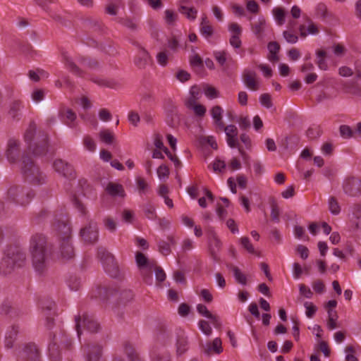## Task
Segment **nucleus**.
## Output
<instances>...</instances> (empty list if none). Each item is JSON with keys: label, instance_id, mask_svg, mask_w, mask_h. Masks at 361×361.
Masks as SVG:
<instances>
[{"label": "nucleus", "instance_id": "obj_1", "mask_svg": "<svg viewBox=\"0 0 361 361\" xmlns=\"http://www.w3.org/2000/svg\"><path fill=\"white\" fill-rule=\"evenodd\" d=\"M29 252L35 270L39 274L47 269L51 250L46 237L42 234H35L31 237Z\"/></svg>", "mask_w": 361, "mask_h": 361}, {"label": "nucleus", "instance_id": "obj_2", "mask_svg": "<svg viewBox=\"0 0 361 361\" xmlns=\"http://www.w3.org/2000/svg\"><path fill=\"white\" fill-rule=\"evenodd\" d=\"M28 148L35 156L45 155L48 150V135L43 130L37 131V125L31 121L25 134Z\"/></svg>", "mask_w": 361, "mask_h": 361}, {"label": "nucleus", "instance_id": "obj_3", "mask_svg": "<svg viewBox=\"0 0 361 361\" xmlns=\"http://www.w3.org/2000/svg\"><path fill=\"white\" fill-rule=\"evenodd\" d=\"M26 261L23 249L18 245H11L6 250L0 262V271L4 274H11L15 269L23 267Z\"/></svg>", "mask_w": 361, "mask_h": 361}, {"label": "nucleus", "instance_id": "obj_4", "mask_svg": "<svg viewBox=\"0 0 361 361\" xmlns=\"http://www.w3.org/2000/svg\"><path fill=\"white\" fill-rule=\"evenodd\" d=\"M34 192L29 188L22 185H11L6 194V200L21 206L27 204L32 197Z\"/></svg>", "mask_w": 361, "mask_h": 361}, {"label": "nucleus", "instance_id": "obj_5", "mask_svg": "<svg viewBox=\"0 0 361 361\" xmlns=\"http://www.w3.org/2000/svg\"><path fill=\"white\" fill-rule=\"evenodd\" d=\"M22 164V172L26 180L36 185H42L45 183L46 176L34 164L30 157L23 156Z\"/></svg>", "mask_w": 361, "mask_h": 361}, {"label": "nucleus", "instance_id": "obj_6", "mask_svg": "<svg viewBox=\"0 0 361 361\" xmlns=\"http://www.w3.org/2000/svg\"><path fill=\"white\" fill-rule=\"evenodd\" d=\"M118 290L114 287L99 286L94 291L93 296L99 298L102 300H108L111 296H116L120 300V302L125 304L130 301L133 298V292L130 290H123L117 297Z\"/></svg>", "mask_w": 361, "mask_h": 361}, {"label": "nucleus", "instance_id": "obj_7", "mask_svg": "<svg viewBox=\"0 0 361 361\" xmlns=\"http://www.w3.org/2000/svg\"><path fill=\"white\" fill-rule=\"evenodd\" d=\"M80 235L85 243H95L99 239V228L97 224L93 221H90L88 224L80 229Z\"/></svg>", "mask_w": 361, "mask_h": 361}, {"label": "nucleus", "instance_id": "obj_8", "mask_svg": "<svg viewBox=\"0 0 361 361\" xmlns=\"http://www.w3.org/2000/svg\"><path fill=\"white\" fill-rule=\"evenodd\" d=\"M75 329L78 336L81 335V322H82L83 326L89 331L92 333L97 332L99 329V324L93 319L92 316L87 314H84L81 317L80 315L75 317Z\"/></svg>", "mask_w": 361, "mask_h": 361}, {"label": "nucleus", "instance_id": "obj_9", "mask_svg": "<svg viewBox=\"0 0 361 361\" xmlns=\"http://www.w3.org/2000/svg\"><path fill=\"white\" fill-rule=\"evenodd\" d=\"M53 225L57 231L59 240L71 239V228L64 216L62 215L59 219L55 217Z\"/></svg>", "mask_w": 361, "mask_h": 361}, {"label": "nucleus", "instance_id": "obj_10", "mask_svg": "<svg viewBox=\"0 0 361 361\" xmlns=\"http://www.w3.org/2000/svg\"><path fill=\"white\" fill-rule=\"evenodd\" d=\"M344 192L351 197L361 195V179L352 176L345 179L343 183Z\"/></svg>", "mask_w": 361, "mask_h": 361}, {"label": "nucleus", "instance_id": "obj_11", "mask_svg": "<svg viewBox=\"0 0 361 361\" xmlns=\"http://www.w3.org/2000/svg\"><path fill=\"white\" fill-rule=\"evenodd\" d=\"M138 51L134 58V64L140 70H145L152 65L153 61L149 53L140 44H137Z\"/></svg>", "mask_w": 361, "mask_h": 361}, {"label": "nucleus", "instance_id": "obj_12", "mask_svg": "<svg viewBox=\"0 0 361 361\" xmlns=\"http://www.w3.org/2000/svg\"><path fill=\"white\" fill-rule=\"evenodd\" d=\"M53 167L57 173L66 178L74 179L76 177L73 166L63 159H56L54 161Z\"/></svg>", "mask_w": 361, "mask_h": 361}, {"label": "nucleus", "instance_id": "obj_13", "mask_svg": "<svg viewBox=\"0 0 361 361\" xmlns=\"http://www.w3.org/2000/svg\"><path fill=\"white\" fill-rule=\"evenodd\" d=\"M51 341L49 345V357L51 361H60L61 359V350L56 341V334L51 332L49 334Z\"/></svg>", "mask_w": 361, "mask_h": 361}, {"label": "nucleus", "instance_id": "obj_14", "mask_svg": "<svg viewBox=\"0 0 361 361\" xmlns=\"http://www.w3.org/2000/svg\"><path fill=\"white\" fill-rule=\"evenodd\" d=\"M102 346L99 344H88L86 346V361H99L102 355Z\"/></svg>", "mask_w": 361, "mask_h": 361}, {"label": "nucleus", "instance_id": "obj_15", "mask_svg": "<svg viewBox=\"0 0 361 361\" xmlns=\"http://www.w3.org/2000/svg\"><path fill=\"white\" fill-rule=\"evenodd\" d=\"M202 352L210 356L213 353L220 354L223 351L222 342L220 338H216L212 343H207L206 345H202Z\"/></svg>", "mask_w": 361, "mask_h": 361}, {"label": "nucleus", "instance_id": "obj_16", "mask_svg": "<svg viewBox=\"0 0 361 361\" xmlns=\"http://www.w3.org/2000/svg\"><path fill=\"white\" fill-rule=\"evenodd\" d=\"M226 135L227 143L231 148L238 147V129L234 125H228L223 128Z\"/></svg>", "mask_w": 361, "mask_h": 361}, {"label": "nucleus", "instance_id": "obj_17", "mask_svg": "<svg viewBox=\"0 0 361 361\" xmlns=\"http://www.w3.org/2000/svg\"><path fill=\"white\" fill-rule=\"evenodd\" d=\"M19 154V142L14 140L11 139L8 140L7 149L6 151V154L8 160L11 163H14L17 160Z\"/></svg>", "mask_w": 361, "mask_h": 361}, {"label": "nucleus", "instance_id": "obj_18", "mask_svg": "<svg viewBox=\"0 0 361 361\" xmlns=\"http://www.w3.org/2000/svg\"><path fill=\"white\" fill-rule=\"evenodd\" d=\"M22 109L21 102L15 100L9 104L7 115L13 121H19L22 115Z\"/></svg>", "mask_w": 361, "mask_h": 361}, {"label": "nucleus", "instance_id": "obj_19", "mask_svg": "<svg viewBox=\"0 0 361 361\" xmlns=\"http://www.w3.org/2000/svg\"><path fill=\"white\" fill-rule=\"evenodd\" d=\"M60 252L63 259H69L74 257L75 252L71 239L60 240Z\"/></svg>", "mask_w": 361, "mask_h": 361}, {"label": "nucleus", "instance_id": "obj_20", "mask_svg": "<svg viewBox=\"0 0 361 361\" xmlns=\"http://www.w3.org/2000/svg\"><path fill=\"white\" fill-rule=\"evenodd\" d=\"M197 311L198 313L207 319H210L215 328H220L221 324L218 316L212 314L204 305L198 304L197 305Z\"/></svg>", "mask_w": 361, "mask_h": 361}, {"label": "nucleus", "instance_id": "obj_21", "mask_svg": "<svg viewBox=\"0 0 361 361\" xmlns=\"http://www.w3.org/2000/svg\"><path fill=\"white\" fill-rule=\"evenodd\" d=\"M63 62L66 68L73 74L79 77H84L85 72L73 61L71 57L63 55Z\"/></svg>", "mask_w": 361, "mask_h": 361}, {"label": "nucleus", "instance_id": "obj_22", "mask_svg": "<svg viewBox=\"0 0 361 361\" xmlns=\"http://www.w3.org/2000/svg\"><path fill=\"white\" fill-rule=\"evenodd\" d=\"M59 116L63 120V123L70 128H74L76 126L75 122L76 119V114L71 109H63L59 112Z\"/></svg>", "mask_w": 361, "mask_h": 361}, {"label": "nucleus", "instance_id": "obj_23", "mask_svg": "<svg viewBox=\"0 0 361 361\" xmlns=\"http://www.w3.org/2000/svg\"><path fill=\"white\" fill-rule=\"evenodd\" d=\"M166 111L167 114V122L169 125L171 126H174L179 121V117L176 106L174 105L171 102H170L169 106L166 108Z\"/></svg>", "mask_w": 361, "mask_h": 361}, {"label": "nucleus", "instance_id": "obj_24", "mask_svg": "<svg viewBox=\"0 0 361 361\" xmlns=\"http://www.w3.org/2000/svg\"><path fill=\"white\" fill-rule=\"evenodd\" d=\"M156 338L157 340L162 344H166L169 341L171 334L166 325L159 324L157 326Z\"/></svg>", "mask_w": 361, "mask_h": 361}, {"label": "nucleus", "instance_id": "obj_25", "mask_svg": "<svg viewBox=\"0 0 361 361\" xmlns=\"http://www.w3.org/2000/svg\"><path fill=\"white\" fill-rule=\"evenodd\" d=\"M106 191L112 197L119 196L123 197L126 195L123 185L113 182H109L107 184Z\"/></svg>", "mask_w": 361, "mask_h": 361}, {"label": "nucleus", "instance_id": "obj_26", "mask_svg": "<svg viewBox=\"0 0 361 361\" xmlns=\"http://www.w3.org/2000/svg\"><path fill=\"white\" fill-rule=\"evenodd\" d=\"M256 73L253 71H245L243 73V81L246 86L252 90H257L259 85L255 80Z\"/></svg>", "mask_w": 361, "mask_h": 361}, {"label": "nucleus", "instance_id": "obj_27", "mask_svg": "<svg viewBox=\"0 0 361 361\" xmlns=\"http://www.w3.org/2000/svg\"><path fill=\"white\" fill-rule=\"evenodd\" d=\"M24 353L26 355L27 361H40L39 353L35 344H27L24 349Z\"/></svg>", "mask_w": 361, "mask_h": 361}, {"label": "nucleus", "instance_id": "obj_28", "mask_svg": "<svg viewBox=\"0 0 361 361\" xmlns=\"http://www.w3.org/2000/svg\"><path fill=\"white\" fill-rule=\"evenodd\" d=\"M18 329L19 327L18 326L13 325L11 329L8 330L5 339V345L7 348H11L13 346V343L16 341L19 331Z\"/></svg>", "mask_w": 361, "mask_h": 361}, {"label": "nucleus", "instance_id": "obj_29", "mask_svg": "<svg viewBox=\"0 0 361 361\" xmlns=\"http://www.w3.org/2000/svg\"><path fill=\"white\" fill-rule=\"evenodd\" d=\"M136 264L139 269L142 268H153L154 266V261L149 262L147 257L142 252H137L135 255Z\"/></svg>", "mask_w": 361, "mask_h": 361}, {"label": "nucleus", "instance_id": "obj_30", "mask_svg": "<svg viewBox=\"0 0 361 361\" xmlns=\"http://www.w3.org/2000/svg\"><path fill=\"white\" fill-rule=\"evenodd\" d=\"M105 271L114 278H116L119 275V268L118 265L115 259V257H112L111 261H107V263L103 264Z\"/></svg>", "mask_w": 361, "mask_h": 361}, {"label": "nucleus", "instance_id": "obj_31", "mask_svg": "<svg viewBox=\"0 0 361 361\" xmlns=\"http://www.w3.org/2000/svg\"><path fill=\"white\" fill-rule=\"evenodd\" d=\"M176 345L177 355H181L184 354L188 349V338L184 335L178 336Z\"/></svg>", "mask_w": 361, "mask_h": 361}, {"label": "nucleus", "instance_id": "obj_32", "mask_svg": "<svg viewBox=\"0 0 361 361\" xmlns=\"http://www.w3.org/2000/svg\"><path fill=\"white\" fill-rule=\"evenodd\" d=\"M168 241L161 240L159 242V251L164 255H168L171 252L170 245L175 244V240L173 236H168Z\"/></svg>", "mask_w": 361, "mask_h": 361}, {"label": "nucleus", "instance_id": "obj_33", "mask_svg": "<svg viewBox=\"0 0 361 361\" xmlns=\"http://www.w3.org/2000/svg\"><path fill=\"white\" fill-rule=\"evenodd\" d=\"M267 48L269 51V55L268 56V59L271 61H278L279 58L277 55V53L280 50V45L276 42H271L268 44Z\"/></svg>", "mask_w": 361, "mask_h": 361}, {"label": "nucleus", "instance_id": "obj_34", "mask_svg": "<svg viewBox=\"0 0 361 361\" xmlns=\"http://www.w3.org/2000/svg\"><path fill=\"white\" fill-rule=\"evenodd\" d=\"M211 246H212V256L213 259L216 261H219V258L216 253L215 249L216 250H219L221 247V242L217 237L216 234L212 231V238H211Z\"/></svg>", "mask_w": 361, "mask_h": 361}, {"label": "nucleus", "instance_id": "obj_35", "mask_svg": "<svg viewBox=\"0 0 361 361\" xmlns=\"http://www.w3.org/2000/svg\"><path fill=\"white\" fill-rule=\"evenodd\" d=\"M78 62L81 66L86 67L89 69L94 70L99 68V62L93 59L80 56L78 58Z\"/></svg>", "mask_w": 361, "mask_h": 361}, {"label": "nucleus", "instance_id": "obj_36", "mask_svg": "<svg viewBox=\"0 0 361 361\" xmlns=\"http://www.w3.org/2000/svg\"><path fill=\"white\" fill-rule=\"evenodd\" d=\"M211 114L212 116V118L214 119L216 123L218 125L219 128H224V124L222 122V114H223V109L222 108L219 106L216 105L211 109Z\"/></svg>", "mask_w": 361, "mask_h": 361}, {"label": "nucleus", "instance_id": "obj_37", "mask_svg": "<svg viewBox=\"0 0 361 361\" xmlns=\"http://www.w3.org/2000/svg\"><path fill=\"white\" fill-rule=\"evenodd\" d=\"M266 25V20L263 17L258 18L257 21L252 24V30L258 38L261 37V34L264 32Z\"/></svg>", "mask_w": 361, "mask_h": 361}, {"label": "nucleus", "instance_id": "obj_38", "mask_svg": "<svg viewBox=\"0 0 361 361\" xmlns=\"http://www.w3.org/2000/svg\"><path fill=\"white\" fill-rule=\"evenodd\" d=\"M270 206H271V220L274 221L276 223H279V215H280V209L278 206V204L274 198H271L270 200Z\"/></svg>", "mask_w": 361, "mask_h": 361}, {"label": "nucleus", "instance_id": "obj_39", "mask_svg": "<svg viewBox=\"0 0 361 361\" xmlns=\"http://www.w3.org/2000/svg\"><path fill=\"white\" fill-rule=\"evenodd\" d=\"M178 11L191 20H195L197 17V11L193 7L189 8L185 6H180Z\"/></svg>", "mask_w": 361, "mask_h": 361}, {"label": "nucleus", "instance_id": "obj_40", "mask_svg": "<svg viewBox=\"0 0 361 361\" xmlns=\"http://www.w3.org/2000/svg\"><path fill=\"white\" fill-rule=\"evenodd\" d=\"M345 90L347 93L361 97V87L355 82L346 84Z\"/></svg>", "mask_w": 361, "mask_h": 361}, {"label": "nucleus", "instance_id": "obj_41", "mask_svg": "<svg viewBox=\"0 0 361 361\" xmlns=\"http://www.w3.org/2000/svg\"><path fill=\"white\" fill-rule=\"evenodd\" d=\"M99 138L106 144H111L114 140V134L109 130H102L99 133Z\"/></svg>", "mask_w": 361, "mask_h": 361}, {"label": "nucleus", "instance_id": "obj_42", "mask_svg": "<svg viewBox=\"0 0 361 361\" xmlns=\"http://www.w3.org/2000/svg\"><path fill=\"white\" fill-rule=\"evenodd\" d=\"M273 14L276 20L277 21V23L279 25H281L284 23L286 13H285V11L283 8L276 7V8H274Z\"/></svg>", "mask_w": 361, "mask_h": 361}, {"label": "nucleus", "instance_id": "obj_43", "mask_svg": "<svg viewBox=\"0 0 361 361\" xmlns=\"http://www.w3.org/2000/svg\"><path fill=\"white\" fill-rule=\"evenodd\" d=\"M97 255L103 264L107 263V261L112 262V257H114L112 254L109 252L106 249L103 247L98 248Z\"/></svg>", "mask_w": 361, "mask_h": 361}, {"label": "nucleus", "instance_id": "obj_44", "mask_svg": "<svg viewBox=\"0 0 361 361\" xmlns=\"http://www.w3.org/2000/svg\"><path fill=\"white\" fill-rule=\"evenodd\" d=\"M118 22L130 30L135 31L137 30L138 26L134 19L129 18H120Z\"/></svg>", "mask_w": 361, "mask_h": 361}, {"label": "nucleus", "instance_id": "obj_45", "mask_svg": "<svg viewBox=\"0 0 361 361\" xmlns=\"http://www.w3.org/2000/svg\"><path fill=\"white\" fill-rule=\"evenodd\" d=\"M329 209L334 215L338 214L341 212V207L334 197H331L329 200Z\"/></svg>", "mask_w": 361, "mask_h": 361}, {"label": "nucleus", "instance_id": "obj_46", "mask_svg": "<svg viewBox=\"0 0 361 361\" xmlns=\"http://www.w3.org/2000/svg\"><path fill=\"white\" fill-rule=\"evenodd\" d=\"M240 243L243 247L250 254H257L252 244L247 237H242L240 239Z\"/></svg>", "mask_w": 361, "mask_h": 361}, {"label": "nucleus", "instance_id": "obj_47", "mask_svg": "<svg viewBox=\"0 0 361 361\" xmlns=\"http://www.w3.org/2000/svg\"><path fill=\"white\" fill-rule=\"evenodd\" d=\"M105 228L110 232L114 233L116 230V223L111 216H106L103 220Z\"/></svg>", "mask_w": 361, "mask_h": 361}, {"label": "nucleus", "instance_id": "obj_48", "mask_svg": "<svg viewBox=\"0 0 361 361\" xmlns=\"http://www.w3.org/2000/svg\"><path fill=\"white\" fill-rule=\"evenodd\" d=\"M233 276L237 283L245 286L247 283V276L244 274L240 269H235Z\"/></svg>", "mask_w": 361, "mask_h": 361}, {"label": "nucleus", "instance_id": "obj_49", "mask_svg": "<svg viewBox=\"0 0 361 361\" xmlns=\"http://www.w3.org/2000/svg\"><path fill=\"white\" fill-rule=\"evenodd\" d=\"M124 350L130 361H139V358L137 354L135 353L133 348L130 344L126 343Z\"/></svg>", "mask_w": 361, "mask_h": 361}, {"label": "nucleus", "instance_id": "obj_50", "mask_svg": "<svg viewBox=\"0 0 361 361\" xmlns=\"http://www.w3.org/2000/svg\"><path fill=\"white\" fill-rule=\"evenodd\" d=\"M199 328L206 335V336H210L212 332V327L210 326L208 322L201 319L200 320L199 323Z\"/></svg>", "mask_w": 361, "mask_h": 361}, {"label": "nucleus", "instance_id": "obj_51", "mask_svg": "<svg viewBox=\"0 0 361 361\" xmlns=\"http://www.w3.org/2000/svg\"><path fill=\"white\" fill-rule=\"evenodd\" d=\"M304 306L306 309L307 317L312 318L317 310V307L312 302H305Z\"/></svg>", "mask_w": 361, "mask_h": 361}, {"label": "nucleus", "instance_id": "obj_52", "mask_svg": "<svg viewBox=\"0 0 361 361\" xmlns=\"http://www.w3.org/2000/svg\"><path fill=\"white\" fill-rule=\"evenodd\" d=\"M153 269H154L155 271L157 281L159 282H163L166 279V274L163 269L161 267L157 266L156 262H154Z\"/></svg>", "mask_w": 361, "mask_h": 361}, {"label": "nucleus", "instance_id": "obj_53", "mask_svg": "<svg viewBox=\"0 0 361 361\" xmlns=\"http://www.w3.org/2000/svg\"><path fill=\"white\" fill-rule=\"evenodd\" d=\"M190 63L192 67L203 68L204 62L198 54H195L190 58Z\"/></svg>", "mask_w": 361, "mask_h": 361}, {"label": "nucleus", "instance_id": "obj_54", "mask_svg": "<svg viewBox=\"0 0 361 361\" xmlns=\"http://www.w3.org/2000/svg\"><path fill=\"white\" fill-rule=\"evenodd\" d=\"M140 269L144 281L146 283H150L152 281V273L153 268H142Z\"/></svg>", "mask_w": 361, "mask_h": 361}, {"label": "nucleus", "instance_id": "obj_55", "mask_svg": "<svg viewBox=\"0 0 361 361\" xmlns=\"http://www.w3.org/2000/svg\"><path fill=\"white\" fill-rule=\"evenodd\" d=\"M316 14L317 16L325 19L328 16L327 7L324 4H319L316 8Z\"/></svg>", "mask_w": 361, "mask_h": 361}, {"label": "nucleus", "instance_id": "obj_56", "mask_svg": "<svg viewBox=\"0 0 361 361\" xmlns=\"http://www.w3.org/2000/svg\"><path fill=\"white\" fill-rule=\"evenodd\" d=\"M329 318L327 321V327L329 330L334 329L337 327L336 324V319L337 314L335 312V318H332V311L331 310H328Z\"/></svg>", "mask_w": 361, "mask_h": 361}, {"label": "nucleus", "instance_id": "obj_57", "mask_svg": "<svg viewBox=\"0 0 361 361\" xmlns=\"http://www.w3.org/2000/svg\"><path fill=\"white\" fill-rule=\"evenodd\" d=\"M152 361H171L170 355L167 352L154 353Z\"/></svg>", "mask_w": 361, "mask_h": 361}, {"label": "nucleus", "instance_id": "obj_58", "mask_svg": "<svg viewBox=\"0 0 361 361\" xmlns=\"http://www.w3.org/2000/svg\"><path fill=\"white\" fill-rule=\"evenodd\" d=\"M204 94L207 97L211 99L219 97V92L212 86L207 85L204 89Z\"/></svg>", "mask_w": 361, "mask_h": 361}, {"label": "nucleus", "instance_id": "obj_59", "mask_svg": "<svg viewBox=\"0 0 361 361\" xmlns=\"http://www.w3.org/2000/svg\"><path fill=\"white\" fill-rule=\"evenodd\" d=\"M214 56L217 62L221 65L224 66L226 61V52L225 51H215Z\"/></svg>", "mask_w": 361, "mask_h": 361}, {"label": "nucleus", "instance_id": "obj_60", "mask_svg": "<svg viewBox=\"0 0 361 361\" xmlns=\"http://www.w3.org/2000/svg\"><path fill=\"white\" fill-rule=\"evenodd\" d=\"M259 99H260V102H261L262 105L264 106L265 107L271 108L272 106L271 99V96L269 94H267V93L262 94L260 96Z\"/></svg>", "mask_w": 361, "mask_h": 361}, {"label": "nucleus", "instance_id": "obj_61", "mask_svg": "<svg viewBox=\"0 0 361 361\" xmlns=\"http://www.w3.org/2000/svg\"><path fill=\"white\" fill-rule=\"evenodd\" d=\"M157 175L160 179L167 178L169 175V169L168 166L162 164L157 169Z\"/></svg>", "mask_w": 361, "mask_h": 361}, {"label": "nucleus", "instance_id": "obj_62", "mask_svg": "<svg viewBox=\"0 0 361 361\" xmlns=\"http://www.w3.org/2000/svg\"><path fill=\"white\" fill-rule=\"evenodd\" d=\"M200 33L206 38H209L214 33L213 27L211 25L200 27Z\"/></svg>", "mask_w": 361, "mask_h": 361}, {"label": "nucleus", "instance_id": "obj_63", "mask_svg": "<svg viewBox=\"0 0 361 361\" xmlns=\"http://www.w3.org/2000/svg\"><path fill=\"white\" fill-rule=\"evenodd\" d=\"M128 121L134 126H137L140 121L138 113L133 111H130L128 114Z\"/></svg>", "mask_w": 361, "mask_h": 361}, {"label": "nucleus", "instance_id": "obj_64", "mask_svg": "<svg viewBox=\"0 0 361 361\" xmlns=\"http://www.w3.org/2000/svg\"><path fill=\"white\" fill-rule=\"evenodd\" d=\"M339 130L341 136L345 138H349L353 135V131L348 126L342 125L340 126Z\"/></svg>", "mask_w": 361, "mask_h": 361}]
</instances>
